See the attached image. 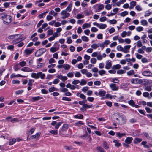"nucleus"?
Instances as JSON below:
<instances>
[{"instance_id": "nucleus-1", "label": "nucleus", "mask_w": 152, "mask_h": 152, "mask_svg": "<svg viewBox=\"0 0 152 152\" xmlns=\"http://www.w3.org/2000/svg\"><path fill=\"white\" fill-rule=\"evenodd\" d=\"M1 18L4 23L6 25H8L12 21V17L9 15H7L6 13H2L1 14Z\"/></svg>"}, {"instance_id": "nucleus-2", "label": "nucleus", "mask_w": 152, "mask_h": 152, "mask_svg": "<svg viewBox=\"0 0 152 152\" xmlns=\"http://www.w3.org/2000/svg\"><path fill=\"white\" fill-rule=\"evenodd\" d=\"M31 77L32 78L36 79H38L39 78H40L42 79H44L45 78V75L44 73H42V72H39L37 73H31Z\"/></svg>"}, {"instance_id": "nucleus-3", "label": "nucleus", "mask_w": 152, "mask_h": 152, "mask_svg": "<svg viewBox=\"0 0 152 152\" xmlns=\"http://www.w3.org/2000/svg\"><path fill=\"white\" fill-rule=\"evenodd\" d=\"M118 118H116V119L118 121V123L120 124H124L126 123V117L122 114H118Z\"/></svg>"}, {"instance_id": "nucleus-4", "label": "nucleus", "mask_w": 152, "mask_h": 152, "mask_svg": "<svg viewBox=\"0 0 152 152\" xmlns=\"http://www.w3.org/2000/svg\"><path fill=\"white\" fill-rule=\"evenodd\" d=\"M93 8L95 10V12H99L104 8V5L101 4H98L93 6Z\"/></svg>"}, {"instance_id": "nucleus-5", "label": "nucleus", "mask_w": 152, "mask_h": 152, "mask_svg": "<svg viewBox=\"0 0 152 152\" xmlns=\"http://www.w3.org/2000/svg\"><path fill=\"white\" fill-rule=\"evenodd\" d=\"M46 50L45 48H42L37 50L35 53L36 56L39 57L42 55Z\"/></svg>"}, {"instance_id": "nucleus-6", "label": "nucleus", "mask_w": 152, "mask_h": 152, "mask_svg": "<svg viewBox=\"0 0 152 152\" xmlns=\"http://www.w3.org/2000/svg\"><path fill=\"white\" fill-rule=\"evenodd\" d=\"M67 11L65 10L62 11L61 13V15L62 16L61 18L63 19H64L69 17L70 16V14L67 12Z\"/></svg>"}, {"instance_id": "nucleus-7", "label": "nucleus", "mask_w": 152, "mask_h": 152, "mask_svg": "<svg viewBox=\"0 0 152 152\" xmlns=\"http://www.w3.org/2000/svg\"><path fill=\"white\" fill-rule=\"evenodd\" d=\"M92 104L88 105L86 104H84L83 105L82 107L80 108L81 110L84 111H86L87 108H91L93 107Z\"/></svg>"}, {"instance_id": "nucleus-8", "label": "nucleus", "mask_w": 152, "mask_h": 152, "mask_svg": "<svg viewBox=\"0 0 152 152\" xmlns=\"http://www.w3.org/2000/svg\"><path fill=\"white\" fill-rule=\"evenodd\" d=\"M110 87L112 90L113 91H117L119 89L118 87L114 83L110 84Z\"/></svg>"}, {"instance_id": "nucleus-9", "label": "nucleus", "mask_w": 152, "mask_h": 152, "mask_svg": "<svg viewBox=\"0 0 152 152\" xmlns=\"http://www.w3.org/2000/svg\"><path fill=\"white\" fill-rule=\"evenodd\" d=\"M81 137L82 138L86 140H87V139L86 138L88 137L89 138L88 141L89 142H91L92 140L91 137L90 135H88V133L87 132L85 133V134L83 135Z\"/></svg>"}, {"instance_id": "nucleus-10", "label": "nucleus", "mask_w": 152, "mask_h": 152, "mask_svg": "<svg viewBox=\"0 0 152 152\" xmlns=\"http://www.w3.org/2000/svg\"><path fill=\"white\" fill-rule=\"evenodd\" d=\"M112 65L111 61L110 60L107 61L106 62L105 68L107 69H109L111 67Z\"/></svg>"}, {"instance_id": "nucleus-11", "label": "nucleus", "mask_w": 152, "mask_h": 152, "mask_svg": "<svg viewBox=\"0 0 152 152\" xmlns=\"http://www.w3.org/2000/svg\"><path fill=\"white\" fill-rule=\"evenodd\" d=\"M142 74L144 76L150 77L152 75V73L150 71H145L142 72Z\"/></svg>"}, {"instance_id": "nucleus-12", "label": "nucleus", "mask_w": 152, "mask_h": 152, "mask_svg": "<svg viewBox=\"0 0 152 152\" xmlns=\"http://www.w3.org/2000/svg\"><path fill=\"white\" fill-rule=\"evenodd\" d=\"M131 46L130 45H126L124 46L123 49V52L125 53H127L129 52V49Z\"/></svg>"}, {"instance_id": "nucleus-13", "label": "nucleus", "mask_w": 152, "mask_h": 152, "mask_svg": "<svg viewBox=\"0 0 152 152\" xmlns=\"http://www.w3.org/2000/svg\"><path fill=\"white\" fill-rule=\"evenodd\" d=\"M21 70L23 72H32L34 71L31 69L27 67H25L22 68Z\"/></svg>"}, {"instance_id": "nucleus-14", "label": "nucleus", "mask_w": 152, "mask_h": 152, "mask_svg": "<svg viewBox=\"0 0 152 152\" xmlns=\"http://www.w3.org/2000/svg\"><path fill=\"white\" fill-rule=\"evenodd\" d=\"M113 142L115 143V147H119L121 146V144L119 142V140L113 139Z\"/></svg>"}, {"instance_id": "nucleus-15", "label": "nucleus", "mask_w": 152, "mask_h": 152, "mask_svg": "<svg viewBox=\"0 0 152 152\" xmlns=\"http://www.w3.org/2000/svg\"><path fill=\"white\" fill-rule=\"evenodd\" d=\"M16 77H26V76H25L22 75H21L20 74H18L17 75H16L15 73L12 74L10 76V78H14Z\"/></svg>"}, {"instance_id": "nucleus-16", "label": "nucleus", "mask_w": 152, "mask_h": 152, "mask_svg": "<svg viewBox=\"0 0 152 152\" xmlns=\"http://www.w3.org/2000/svg\"><path fill=\"white\" fill-rule=\"evenodd\" d=\"M34 50V49H26L24 51V53L26 55H28L31 54Z\"/></svg>"}, {"instance_id": "nucleus-17", "label": "nucleus", "mask_w": 152, "mask_h": 152, "mask_svg": "<svg viewBox=\"0 0 152 152\" xmlns=\"http://www.w3.org/2000/svg\"><path fill=\"white\" fill-rule=\"evenodd\" d=\"M58 78L61 80L63 81H65L67 79V77L66 76H63L61 75H59L57 76Z\"/></svg>"}, {"instance_id": "nucleus-18", "label": "nucleus", "mask_w": 152, "mask_h": 152, "mask_svg": "<svg viewBox=\"0 0 152 152\" xmlns=\"http://www.w3.org/2000/svg\"><path fill=\"white\" fill-rule=\"evenodd\" d=\"M133 140V138L132 137H128L125 139V142L127 144H129L131 143Z\"/></svg>"}, {"instance_id": "nucleus-19", "label": "nucleus", "mask_w": 152, "mask_h": 152, "mask_svg": "<svg viewBox=\"0 0 152 152\" xmlns=\"http://www.w3.org/2000/svg\"><path fill=\"white\" fill-rule=\"evenodd\" d=\"M69 128V125L67 124H63L61 128V131H66Z\"/></svg>"}, {"instance_id": "nucleus-20", "label": "nucleus", "mask_w": 152, "mask_h": 152, "mask_svg": "<svg viewBox=\"0 0 152 152\" xmlns=\"http://www.w3.org/2000/svg\"><path fill=\"white\" fill-rule=\"evenodd\" d=\"M25 38L23 37L20 38H18L16 39H15L13 41V42L14 43H18L20 41H22L25 39Z\"/></svg>"}, {"instance_id": "nucleus-21", "label": "nucleus", "mask_w": 152, "mask_h": 152, "mask_svg": "<svg viewBox=\"0 0 152 152\" xmlns=\"http://www.w3.org/2000/svg\"><path fill=\"white\" fill-rule=\"evenodd\" d=\"M76 95L77 96H79L80 97V98L83 99H85L86 98V96L84 94L79 92L77 93Z\"/></svg>"}, {"instance_id": "nucleus-22", "label": "nucleus", "mask_w": 152, "mask_h": 152, "mask_svg": "<svg viewBox=\"0 0 152 152\" xmlns=\"http://www.w3.org/2000/svg\"><path fill=\"white\" fill-rule=\"evenodd\" d=\"M91 26V24L90 23H85L83 24L82 25V28L85 29L86 28H89Z\"/></svg>"}, {"instance_id": "nucleus-23", "label": "nucleus", "mask_w": 152, "mask_h": 152, "mask_svg": "<svg viewBox=\"0 0 152 152\" xmlns=\"http://www.w3.org/2000/svg\"><path fill=\"white\" fill-rule=\"evenodd\" d=\"M72 2H71L70 4L66 8L65 10H66V11L68 12H70L72 10Z\"/></svg>"}, {"instance_id": "nucleus-24", "label": "nucleus", "mask_w": 152, "mask_h": 152, "mask_svg": "<svg viewBox=\"0 0 152 152\" xmlns=\"http://www.w3.org/2000/svg\"><path fill=\"white\" fill-rule=\"evenodd\" d=\"M99 95L101 97L104 96L106 94V91L104 90H100L99 91Z\"/></svg>"}, {"instance_id": "nucleus-25", "label": "nucleus", "mask_w": 152, "mask_h": 152, "mask_svg": "<svg viewBox=\"0 0 152 152\" xmlns=\"http://www.w3.org/2000/svg\"><path fill=\"white\" fill-rule=\"evenodd\" d=\"M142 140V139L141 138H136L134 140L133 142L134 144H137L138 143L141 142Z\"/></svg>"}, {"instance_id": "nucleus-26", "label": "nucleus", "mask_w": 152, "mask_h": 152, "mask_svg": "<svg viewBox=\"0 0 152 152\" xmlns=\"http://www.w3.org/2000/svg\"><path fill=\"white\" fill-rule=\"evenodd\" d=\"M59 49V47L56 48L55 47H51L50 49V51L52 53H54L58 50Z\"/></svg>"}, {"instance_id": "nucleus-27", "label": "nucleus", "mask_w": 152, "mask_h": 152, "mask_svg": "<svg viewBox=\"0 0 152 152\" xmlns=\"http://www.w3.org/2000/svg\"><path fill=\"white\" fill-rule=\"evenodd\" d=\"M21 67L18 64H16L13 67L14 70L15 71L19 70Z\"/></svg>"}, {"instance_id": "nucleus-28", "label": "nucleus", "mask_w": 152, "mask_h": 152, "mask_svg": "<svg viewBox=\"0 0 152 152\" xmlns=\"http://www.w3.org/2000/svg\"><path fill=\"white\" fill-rule=\"evenodd\" d=\"M103 146L106 150L108 149L109 148V145L105 141L103 142Z\"/></svg>"}, {"instance_id": "nucleus-29", "label": "nucleus", "mask_w": 152, "mask_h": 152, "mask_svg": "<svg viewBox=\"0 0 152 152\" xmlns=\"http://www.w3.org/2000/svg\"><path fill=\"white\" fill-rule=\"evenodd\" d=\"M62 66L65 70H69L70 68V66L69 65L66 64L62 65Z\"/></svg>"}, {"instance_id": "nucleus-30", "label": "nucleus", "mask_w": 152, "mask_h": 152, "mask_svg": "<svg viewBox=\"0 0 152 152\" xmlns=\"http://www.w3.org/2000/svg\"><path fill=\"white\" fill-rule=\"evenodd\" d=\"M32 98L33 101L34 102H35L42 99H43V98L40 96H37L35 97H32Z\"/></svg>"}, {"instance_id": "nucleus-31", "label": "nucleus", "mask_w": 152, "mask_h": 152, "mask_svg": "<svg viewBox=\"0 0 152 152\" xmlns=\"http://www.w3.org/2000/svg\"><path fill=\"white\" fill-rule=\"evenodd\" d=\"M96 150L98 152H106L103 148L101 146H97L96 147Z\"/></svg>"}, {"instance_id": "nucleus-32", "label": "nucleus", "mask_w": 152, "mask_h": 152, "mask_svg": "<svg viewBox=\"0 0 152 152\" xmlns=\"http://www.w3.org/2000/svg\"><path fill=\"white\" fill-rule=\"evenodd\" d=\"M58 90V89L54 87H51L49 89V91L50 92H52L54 91H57Z\"/></svg>"}, {"instance_id": "nucleus-33", "label": "nucleus", "mask_w": 152, "mask_h": 152, "mask_svg": "<svg viewBox=\"0 0 152 152\" xmlns=\"http://www.w3.org/2000/svg\"><path fill=\"white\" fill-rule=\"evenodd\" d=\"M34 80L33 79H30L29 80L28 82V86L31 87L33 86L32 83L34 82Z\"/></svg>"}, {"instance_id": "nucleus-34", "label": "nucleus", "mask_w": 152, "mask_h": 152, "mask_svg": "<svg viewBox=\"0 0 152 152\" xmlns=\"http://www.w3.org/2000/svg\"><path fill=\"white\" fill-rule=\"evenodd\" d=\"M116 134L117 137H118L119 138H121L123 136H125V134L124 133H121L119 132H118L116 133Z\"/></svg>"}, {"instance_id": "nucleus-35", "label": "nucleus", "mask_w": 152, "mask_h": 152, "mask_svg": "<svg viewBox=\"0 0 152 152\" xmlns=\"http://www.w3.org/2000/svg\"><path fill=\"white\" fill-rule=\"evenodd\" d=\"M149 80L146 79H143L142 85H148L149 84Z\"/></svg>"}, {"instance_id": "nucleus-36", "label": "nucleus", "mask_w": 152, "mask_h": 152, "mask_svg": "<svg viewBox=\"0 0 152 152\" xmlns=\"http://www.w3.org/2000/svg\"><path fill=\"white\" fill-rule=\"evenodd\" d=\"M135 73L134 71L133 70H131L128 72H127V74L128 76H130L134 75Z\"/></svg>"}, {"instance_id": "nucleus-37", "label": "nucleus", "mask_w": 152, "mask_h": 152, "mask_svg": "<svg viewBox=\"0 0 152 152\" xmlns=\"http://www.w3.org/2000/svg\"><path fill=\"white\" fill-rule=\"evenodd\" d=\"M107 27V25L101 23L99 24V27L101 29H103Z\"/></svg>"}, {"instance_id": "nucleus-38", "label": "nucleus", "mask_w": 152, "mask_h": 152, "mask_svg": "<svg viewBox=\"0 0 152 152\" xmlns=\"http://www.w3.org/2000/svg\"><path fill=\"white\" fill-rule=\"evenodd\" d=\"M121 67V66L119 64H118L113 65L112 68L113 69H119Z\"/></svg>"}, {"instance_id": "nucleus-39", "label": "nucleus", "mask_w": 152, "mask_h": 152, "mask_svg": "<svg viewBox=\"0 0 152 152\" xmlns=\"http://www.w3.org/2000/svg\"><path fill=\"white\" fill-rule=\"evenodd\" d=\"M128 103L132 107H133L135 104V102L133 100H130L128 101Z\"/></svg>"}, {"instance_id": "nucleus-40", "label": "nucleus", "mask_w": 152, "mask_h": 152, "mask_svg": "<svg viewBox=\"0 0 152 152\" xmlns=\"http://www.w3.org/2000/svg\"><path fill=\"white\" fill-rule=\"evenodd\" d=\"M91 48H92L95 49L99 47L98 43L97 44H93L91 46Z\"/></svg>"}, {"instance_id": "nucleus-41", "label": "nucleus", "mask_w": 152, "mask_h": 152, "mask_svg": "<svg viewBox=\"0 0 152 152\" xmlns=\"http://www.w3.org/2000/svg\"><path fill=\"white\" fill-rule=\"evenodd\" d=\"M83 116L81 114L76 115L74 116V117L75 118H79L80 119H83Z\"/></svg>"}, {"instance_id": "nucleus-42", "label": "nucleus", "mask_w": 152, "mask_h": 152, "mask_svg": "<svg viewBox=\"0 0 152 152\" xmlns=\"http://www.w3.org/2000/svg\"><path fill=\"white\" fill-rule=\"evenodd\" d=\"M141 24L143 26L147 25L148 23L147 21L145 20H142L140 22Z\"/></svg>"}, {"instance_id": "nucleus-43", "label": "nucleus", "mask_w": 152, "mask_h": 152, "mask_svg": "<svg viewBox=\"0 0 152 152\" xmlns=\"http://www.w3.org/2000/svg\"><path fill=\"white\" fill-rule=\"evenodd\" d=\"M81 38L82 40L85 42H88L89 40L88 38L85 36H82Z\"/></svg>"}, {"instance_id": "nucleus-44", "label": "nucleus", "mask_w": 152, "mask_h": 152, "mask_svg": "<svg viewBox=\"0 0 152 152\" xmlns=\"http://www.w3.org/2000/svg\"><path fill=\"white\" fill-rule=\"evenodd\" d=\"M49 14L50 15H53L54 17L56 16L57 15V13L55 12L53 10L50 11Z\"/></svg>"}, {"instance_id": "nucleus-45", "label": "nucleus", "mask_w": 152, "mask_h": 152, "mask_svg": "<svg viewBox=\"0 0 152 152\" xmlns=\"http://www.w3.org/2000/svg\"><path fill=\"white\" fill-rule=\"evenodd\" d=\"M49 132L53 135H56L58 134V131L57 130H52L50 131Z\"/></svg>"}, {"instance_id": "nucleus-46", "label": "nucleus", "mask_w": 152, "mask_h": 152, "mask_svg": "<svg viewBox=\"0 0 152 152\" xmlns=\"http://www.w3.org/2000/svg\"><path fill=\"white\" fill-rule=\"evenodd\" d=\"M138 78L133 79L131 80V83L132 84H137Z\"/></svg>"}, {"instance_id": "nucleus-47", "label": "nucleus", "mask_w": 152, "mask_h": 152, "mask_svg": "<svg viewBox=\"0 0 152 152\" xmlns=\"http://www.w3.org/2000/svg\"><path fill=\"white\" fill-rule=\"evenodd\" d=\"M84 16L81 14H78L76 16V18L77 19H79L84 18Z\"/></svg>"}, {"instance_id": "nucleus-48", "label": "nucleus", "mask_w": 152, "mask_h": 152, "mask_svg": "<svg viewBox=\"0 0 152 152\" xmlns=\"http://www.w3.org/2000/svg\"><path fill=\"white\" fill-rule=\"evenodd\" d=\"M111 81L114 83H117L119 82V81L118 78H113L112 79Z\"/></svg>"}, {"instance_id": "nucleus-49", "label": "nucleus", "mask_w": 152, "mask_h": 152, "mask_svg": "<svg viewBox=\"0 0 152 152\" xmlns=\"http://www.w3.org/2000/svg\"><path fill=\"white\" fill-rule=\"evenodd\" d=\"M126 71L122 69H120L117 71V73L118 74H122L125 73Z\"/></svg>"}, {"instance_id": "nucleus-50", "label": "nucleus", "mask_w": 152, "mask_h": 152, "mask_svg": "<svg viewBox=\"0 0 152 152\" xmlns=\"http://www.w3.org/2000/svg\"><path fill=\"white\" fill-rule=\"evenodd\" d=\"M128 13V12L124 11L121 13L120 15L121 16L124 17L127 15Z\"/></svg>"}, {"instance_id": "nucleus-51", "label": "nucleus", "mask_w": 152, "mask_h": 152, "mask_svg": "<svg viewBox=\"0 0 152 152\" xmlns=\"http://www.w3.org/2000/svg\"><path fill=\"white\" fill-rule=\"evenodd\" d=\"M86 81L84 79H82L81 80L80 83V85L81 86H83L86 84Z\"/></svg>"}, {"instance_id": "nucleus-52", "label": "nucleus", "mask_w": 152, "mask_h": 152, "mask_svg": "<svg viewBox=\"0 0 152 152\" xmlns=\"http://www.w3.org/2000/svg\"><path fill=\"white\" fill-rule=\"evenodd\" d=\"M16 139H13L12 140H10L9 142V145H12L16 142Z\"/></svg>"}, {"instance_id": "nucleus-53", "label": "nucleus", "mask_w": 152, "mask_h": 152, "mask_svg": "<svg viewBox=\"0 0 152 152\" xmlns=\"http://www.w3.org/2000/svg\"><path fill=\"white\" fill-rule=\"evenodd\" d=\"M61 124L62 122H61L57 123L55 126V129H58L60 126L61 125Z\"/></svg>"}, {"instance_id": "nucleus-54", "label": "nucleus", "mask_w": 152, "mask_h": 152, "mask_svg": "<svg viewBox=\"0 0 152 152\" xmlns=\"http://www.w3.org/2000/svg\"><path fill=\"white\" fill-rule=\"evenodd\" d=\"M18 35V34H15L14 35H12L9 36L8 37V38L10 39H13L15 37H17Z\"/></svg>"}, {"instance_id": "nucleus-55", "label": "nucleus", "mask_w": 152, "mask_h": 152, "mask_svg": "<svg viewBox=\"0 0 152 152\" xmlns=\"http://www.w3.org/2000/svg\"><path fill=\"white\" fill-rule=\"evenodd\" d=\"M99 73L100 75L102 76L106 73V72L104 70H101L99 71Z\"/></svg>"}, {"instance_id": "nucleus-56", "label": "nucleus", "mask_w": 152, "mask_h": 152, "mask_svg": "<svg viewBox=\"0 0 152 152\" xmlns=\"http://www.w3.org/2000/svg\"><path fill=\"white\" fill-rule=\"evenodd\" d=\"M107 20V18L105 16L100 18L99 19V21L101 22H103Z\"/></svg>"}, {"instance_id": "nucleus-57", "label": "nucleus", "mask_w": 152, "mask_h": 152, "mask_svg": "<svg viewBox=\"0 0 152 152\" xmlns=\"http://www.w3.org/2000/svg\"><path fill=\"white\" fill-rule=\"evenodd\" d=\"M136 30L138 32H140L143 30V28L141 26H139L136 28Z\"/></svg>"}, {"instance_id": "nucleus-58", "label": "nucleus", "mask_w": 152, "mask_h": 152, "mask_svg": "<svg viewBox=\"0 0 152 152\" xmlns=\"http://www.w3.org/2000/svg\"><path fill=\"white\" fill-rule=\"evenodd\" d=\"M137 47H141L142 46V44L140 40L138 41L137 43Z\"/></svg>"}, {"instance_id": "nucleus-59", "label": "nucleus", "mask_w": 152, "mask_h": 152, "mask_svg": "<svg viewBox=\"0 0 152 152\" xmlns=\"http://www.w3.org/2000/svg\"><path fill=\"white\" fill-rule=\"evenodd\" d=\"M18 64L20 67H23L26 65V62L25 61H23L19 62Z\"/></svg>"}, {"instance_id": "nucleus-60", "label": "nucleus", "mask_w": 152, "mask_h": 152, "mask_svg": "<svg viewBox=\"0 0 152 152\" xmlns=\"http://www.w3.org/2000/svg\"><path fill=\"white\" fill-rule=\"evenodd\" d=\"M81 76V74L79 72H76L75 73V76L77 77H80Z\"/></svg>"}, {"instance_id": "nucleus-61", "label": "nucleus", "mask_w": 152, "mask_h": 152, "mask_svg": "<svg viewBox=\"0 0 152 152\" xmlns=\"http://www.w3.org/2000/svg\"><path fill=\"white\" fill-rule=\"evenodd\" d=\"M66 42L68 44H71L72 42V41L70 37H68L67 38Z\"/></svg>"}, {"instance_id": "nucleus-62", "label": "nucleus", "mask_w": 152, "mask_h": 152, "mask_svg": "<svg viewBox=\"0 0 152 152\" xmlns=\"http://www.w3.org/2000/svg\"><path fill=\"white\" fill-rule=\"evenodd\" d=\"M123 48L121 45H118L117 47V49L119 51L123 52Z\"/></svg>"}, {"instance_id": "nucleus-63", "label": "nucleus", "mask_w": 152, "mask_h": 152, "mask_svg": "<svg viewBox=\"0 0 152 152\" xmlns=\"http://www.w3.org/2000/svg\"><path fill=\"white\" fill-rule=\"evenodd\" d=\"M117 20L115 19H113L109 21V23L110 24H115L117 23Z\"/></svg>"}, {"instance_id": "nucleus-64", "label": "nucleus", "mask_w": 152, "mask_h": 152, "mask_svg": "<svg viewBox=\"0 0 152 152\" xmlns=\"http://www.w3.org/2000/svg\"><path fill=\"white\" fill-rule=\"evenodd\" d=\"M105 8L106 10H109L111 9L112 7L111 5L108 4L105 6Z\"/></svg>"}]
</instances>
